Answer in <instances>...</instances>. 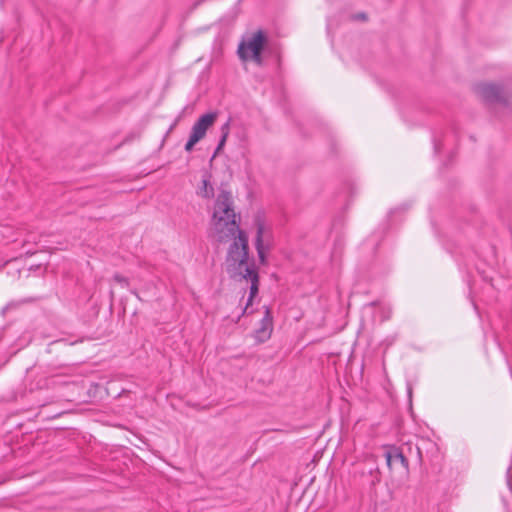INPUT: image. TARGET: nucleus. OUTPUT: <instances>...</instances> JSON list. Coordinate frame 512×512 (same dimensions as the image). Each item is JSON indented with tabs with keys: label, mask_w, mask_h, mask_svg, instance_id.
<instances>
[{
	"label": "nucleus",
	"mask_w": 512,
	"mask_h": 512,
	"mask_svg": "<svg viewBox=\"0 0 512 512\" xmlns=\"http://www.w3.org/2000/svg\"><path fill=\"white\" fill-rule=\"evenodd\" d=\"M115 279H116L117 281H119V282L124 281V279H123L122 277H120V276H116V277H115Z\"/></svg>",
	"instance_id": "nucleus-11"
},
{
	"label": "nucleus",
	"mask_w": 512,
	"mask_h": 512,
	"mask_svg": "<svg viewBox=\"0 0 512 512\" xmlns=\"http://www.w3.org/2000/svg\"><path fill=\"white\" fill-rule=\"evenodd\" d=\"M217 118L216 113H207L202 115L192 126L191 133L189 139L185 145V150L187 152L192 151L194 146L202 140L207 130L213 126Z\"/></svg>",
	"instance_id": "nucleus-4"
},
{
	"label": "nucleus",
	"mask_w": 512,
	"mask_h": 512,
	"mask_svg": "<svg viewBox=\"0 0 512 512\" xmlns=\"http://www.w3.org/2000/svg\"><path fill=\"white\" fill-rule=\"evenodd\" d=\"M267 42L266 35L259 30L242 40L238 46V56L242 61L252 60L257 65L262 64L261 52Z\"/></svg>",
	"instance_id": "nucleus-3"
},
{
	"label": "nucleus",
	"mask_w": 512,
	"mask_h": 512,
	"mask_svg": "<svg viewBox=\"0 0 512 512\" xmlns=\"http://www.w3.org/2000/svg\"><path fill=\"white\" fill-rule=\"evenodd\" d=\"M479 94L487 101L496 102L504 100L502 89L491 83H484L478 87Z\"/></svg>",
	"instance_id": "nucleus-5"
},
{
	"label": "nucleus",
	"mask_w": 512,
	"mask_h": 512,
	"mask_svg": "<svg viewBox=\"0 0 512 512\" xmlns=\"http://www.w3.org/2000/svg\"><path fill=\"white\" fill-rule=\"evenodd\" d=\"M253 226L256 230L255 247L261 263L266 261V251L269 250L272 240V228L264 212L258 211L253 216Z\"/></svg>",
	"instance_id": "nucleus-2"
},
{
	"label": "nucleus",
	"mask_w": 512,
	"mask_h": 512,
	"mask_svg": "<svg viewBox=\"0 0 512 512\" xmlns=\"http://www.w3.org/2000/svg\"><path fill=\"white\" fill-rule=\"evenodd\" d=\"M229 133H230V121H227L225 124L222 125L221 127V139L218 143V146L215 150V154H218L224 147L225 143H226V140L229 136Z\"/></svg>",
	"instance_id": "nucleus-10"
},
{
	"label": "nucleus",
	"mask_w": 512,
	"mask_h": 512,
	"mask_svg": "<svg viewBox=\"0 0 512 512\" xmlns=\"http://www.w3.org/2000/svg\"><path fill=\"white\" fill-rule=\"evenodd\" d=\"M247 266L250 270V274L249 275H246V274H234L232 272H228L232 277H241L243 279H246V280H251L252 284H251V287H250V297L248 299V302H247V305H249L253 299V297L256 295L257 291H258V286H257V281H258V276H257V273L254 269V265L252 263H250L249 261V257L247 258Z\"/></svg>",
	"instance_id": "nucleus-7"
},
{
	"label": "nucleus",
	"mask_w": 512,
	"mask_h": 512,
	"mask_svg": "<svg viewBox=\"0 0 512 512\" xmlns=\"http://www.w3.org/2000/svg\"><path fill=\"white\" fill-rule=\"evenodd\" d=\"M386 460L389 467H392L393 465L399 463L403 466V468H408V460L405 458L403 453L398 450L387 452Z\"/></svg>",
	"instance_id": "nucleus-8"
},
{
	"label": "nucleus",
	"mask_w": 512,
	"mask_h": 512,
	"mask_svg": "<svg viewBox=\"0 0 512 512\" xmlns=\"http://www.w3.org/2000/svg\"><path fill=\"white\" fill-rule=\"evenodd\" d=\"M198 194L201 197L207 198V199H210V198H212L214 196V188L210 184V182H209V180L207 178H204L202 180V184L199 187Z\"/></svg>",
	"instance_id": "nucleus-9"
},
{
	"label": "nucleus",
	"mask_w": 512,
	"mask_h": 512,
	"mask_svg": "<svg viewBox=\"0 0 512 512\" xmlns=\"http://www.w3.org/2000/svg\"><path fill=\"white\" fill-rule=\"evenodd\" d=\"M272 329H273V318L271 315V311L268 307H265L264 316L261 320V326L256 331V338L259 341L264 342L265 340L270 338Z\"/></svg>",
	"instance_id": "nucleus-6"
},
{
	"label": "nucleus",
	"mask_w": 512,
	"mask_h": 512,
	"mask_svg": "<svg viewBox=\"0 0 512 512\" xmlns=\"http://www.w3.org/2000/svg\"><path fill=\"white\" fill-rule=\"evenodd\" d=\"M209 233L215 242H229L226 256L227 271L249 275L251 272L247 266L248 236L239 226L232 196L227 191H222L217 196Z\"/></svg>",
	"instance_id": "nucleus-1"
}]
</instances>
